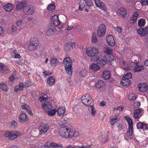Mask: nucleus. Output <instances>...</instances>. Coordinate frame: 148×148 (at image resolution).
I'll return each instance as SVG.
<instances>
[{
  "instance_id": "obj_1",
  "label": "nucleus",
  "mask_w": 148,
  "mask_h": 148,
  "mask_svg": "<svg viewBox=\"0 0 148 148\" xmlns=\"http://www.w3.org/2000/svg\"><path fill=\"white\" fill-rule=\"evenodd\" d=\"M60 135L63 137L71 138L72 136H77L78 133L74 128H72L69 129L66 126L61 127L59 130Z\"/></svg>"
},
{
  "instance_id": "obj_2",
  "label": "nucleus",
  "mask_w": 148,
  "mask_h": 148,
  "mask_svg": "<svg viewBox=\"0 0 148 148\" xmlns=\"http://www.w3.org/2000/svg\"><path fill=\"white\" fill-rule=\"evenodd\" d=\"M125 119L127 121L128 124V127L125 134V136L129 138L132 139V137L133 132V124L132 119L128 116H125Z\"/></svg>"
},
{
  "instance_id": "obj_3",
  "label": "nucleus",
  "mask_w": 148,
  "mask_h": 148,
  "mask_svg": "<svg viewBox=\"0 0 148 148\" xmlns=\"http://www.w3.org/2000/svg\"><path fill=\"white\" fill-rule=\"evenodd\" d=\"M63 62L66 73L69 75H71L72 73L71 59L69 57H67L64 59Z\"/></svg>"
},
{
  "instance_id": "obj_4",
  "label": "nucleus",
  "mask_w": 148,
  "mask_h": 148,
  "mask_svg": "<svg viewBox=\"0 0 148 148\" xmlns=\"http://www.w3.org/2000/svg\"><path fill=\"white\" fill-rule=\"evenodd\" d=\"M112 58H107L106 56H102L100 57H99L97 60L96 61L97 63L99 64L101 66H103L106 64V62H111L112 61Z\"/></svg>"
},
{
  "instance_id": "obj_5",
  "label": "nucleus",
  "mask_w": 148,
  "mask_h": 148,
  "mask_svg": "<svg viewBox=\"0 0 148 148\" xmlns=\"http://www.w3.org/2000/svg\"><path fill=\"white\" fill-rule=\"evenodd\" d=\"M82 102L86 106H89L93 104V101L90 95L88 94H85L81 98Z\"/></svg>"
},
{
  "instance_id": "obj_6",
  "label": "nucleus",
  "mask_w": 148,
  "mask_h": 148,
  "mask_svg": "<svg viewBox=\"0 0 148 148\" xmlns=\"http://www.w3.org/2000/svg\"><path fill=\"white\" fill-rule=\"evenodd\" d=\"M20 134V132L18 131L14 130L6 132L5 134V136L11 140L16 139Z\"/></svg>"
},
{
  "instance_id": "obj_7",
  "label": "nucleus",
  "mask_w": 148,
  "mask_h": 148,
  "mask_svg": "<svg viewBox=\"0 0 148 148\" xmlns=\"http://www.w3.org/2000/svg\"><path fill=\"white\" fill-rule=\"evenodd\" d=\"M98 50L95 47H92L87 49L86 52L88 56L94 57L97 56L98 54Z\"/></svg>"
},
{
  "instance_id": "obj_8",
  "label": "nucleus",
  "mask_w": 148,
  "mask_h": 148,
  "mask_svg": "<svg viewBox=\"0 0 148 148\" xmlns=\"http://www.w3.org/2000/svg\"><path fill=\"white\" fill-rule=\"evenodd\" d=\"M23 12L26 14L31 15L34 13V9L33 6L27 5L23 7Z\"/></svg>"
},
{
  "instance_id": "obj_9",
  "label": "nucleus",
  "mask_w": 148,
  "mask_h": 148,
  "mask_svg": "<svg viewBox=\"0 0 148 148\" xmlns=\"http://www.w3.org/2000/svg\"><path fill=\"white\" fill-rule=\"evenodd\" d=\"M106 32L105 26L104 25L101 24L98 27L97 35L99 37H102L105 34Z\"/></svg>"
},
{
  "instance_id": "obj_10",
  "label": "nucleus",
  "mask_w": 148,
  "mask_h": 148,
  "mask_svg": "<svg viewBox=\"0 0 148 148\" xmlns=\"http://www.w3.org/2000/svg\"><path fill=\"white\" fill-rule=\"evenodd\" d=\"M49 129L48 125L46 124H42L39 127V134L40 135L45 134L47 132Z\"/></svg>"
},
{
  "instance_id": "obj_11",
  "label": "nucleus",
  "mask_w": 148,
  "mask_h": 148,
  "mask_svg": "<svg viewBox=\"0 0 148 148\" xmlns=\"http://www.w3.org/2000/svg\"><path fill=\"white\" fill-rule=\"evenodd\" d=\"M56 31V29L53 25H49L47 28L46 33L47 35L48 36H52L53 35Z\"/></svg>"
},
{
  "instance_id": "obj_12",
  "label": "nucleus",
  "mask_w": 148,
  "mask_h": 148,
  "mask_svg": "<svg viewBox=\"0 0 148 148\" xmlns=\"http://www.w3.org/2000/svg\"><path fill=\"white\" fill-rule=\"evenodd\" d=\"M137 32L139 35L142 36H144L148 34V27L140 28L137 30Z\"/></svg>"
},
{
  "instance_id": "obj_13",
  "label": "nucleus",
  "mask_w": 148,
  "mask_h": 148,
  "mask_svg": "<svg viewBox=\"0 0 148 148\" xmlns=\"http://www.w3.org/2000/svg\"><path fill=\"white\" fill-rule=\"evenodd\" d=\"M94 1L97 7L104 11H106L107 10V8L106 5L103 3L101 2L100 0H94Z\"/></svg>"
},
{
  "instance_id": "obj_14",
  "label": "nucleus",
  "mask_w": 148,
  "mask_h": 148,
  "mask_svg": "<svg viewBox=\"0 0 148 148\" xmlns=\"http://www.w3.org/2000/svg\"><path fill=\"white\" fill-rule=\"evenodd\" d=\"M106 41L108 44L111 46H114L115 45V42L113 36L112 35H109L106 38Z\"/></svg>"
},
{
  "instance_id": "obj_15",
  "label": "nucleus",
  "mask_w": 148,
  "mask_h": 148,
  "mask_svg": "<svg viewBox=\"0 0 148 148\" xmlns=\"http://www.w3.org/2000/svg\"><path fill=\"white\" fill-rule=\"evenodd\" d=\"M42 106L43 109L46 111L50 110L52 108L51 103L48 101H45L42 103Z\"/></svg>"
},
{
  "instance_id": "obj_16",
  "label": "nucleus",
  "mask_w": 148,
  "mask_h": 148,
  "mask_svg": "<svg viewBox=\"0 0 148 148\" xmlns=\"http://www.w3.org/2000/svg\"><path fill=\"white\" fill-rule=\"evenodd\" d=\"M104 52L106 54L105 56L107 58H112V61L114 59V57L111 55L112 53V50L111 49H110L108 47H105L103 49Z\"/></svg>"
},
{
  "instance_id": "obj_17",
  "label": "nucleus",
  "mask_w": 148,
  "mask_h": 148,
  "mask_svg": "<svg viewBox=\"0 0 148 148\" xmlns=\"http://www.w3.org/2000/svg\"><path fill=\"white\" fill-rule=\"evenodd\" d=\"M138 86L139 90L142 92H145L148 89V85L145 83H140Z\"/></svg>"
},
{
  "instance_id": "obj_18",
  "label": "nucleus",
  "mask_w": 148,
  "mask_h": 148,
  "mask_svg": "<svg viewBox=\"0 0 148 148\" xmlns=\"http://www.w3.org/2000/svg\"><path fill=\"white\" fill-rule=\"evenodd\" d=\"M44 146L48 148H56L58 147H62L60 145L54 143L47 142L44 144Z\"/></svg>"
},
{
  "instance_id": "obj_19",
  "label": "nucleus",
  "mask_w": 148,
  "mask_h": 148,
  "mask_svg": "<svg viewBox=\"0 0 148 148\" xmlns=\"http://www.w3.org/2000/svg\"><path fill=\"white\" fill-rule=\"evenodd\" d=\"M19 121L21 123H25L28 120L27 114L25 113H22L19 116Z\"/></svg>"
},
{
  "instance_id": "obj_20",
  "label": "nucleus",
  "mask_w": 148,
  "mask_h": 148,
  "mask_svg": "<svg viewBox=\"0 0 148 148\" xmlns=\"http://www.w3.org/2000/svg\"><path fill=\"white\" fill-rule=\"evenodd\" d=\"M52 20L54 25L55 26L59 25L60 23L59 19L58 16V15H54L52 17Z\"/></svg>"
},
{
  "instance_id": "obj_21",
  "label": "nucleus",
  "mask_w": 148,
  "mask_h": 148,
  "mask_svg": "<svg viewBox=\"0 0 148 148\" xmlns=\"http://www.w3.org/2000/svg\"><path fill=\"white\" fill-rule=\"evenodd\" d=\"M138 129H143L144 130L148 129V125L147 124L141 122L138 123L136 125Z\"/></svg>"
},
{
  "instance_id": "obj_22",
  "label": "nucleus",
  "mask_w": 148,
  "mask_h": 148,
  "mask_svg": "<svg viewBox=\"0 0 148 148\" xmlns=\"http://www.w3.org/2000/svg\"><path fill=\"white\" fill-rule=\"evenodd\" d=\"M66 111V110L64 107H60L56 110V112L58 116L62 117L64 115V114Z\"/></svg>"
},
{
  "instance_id": "obj_23",
  "label": "nucleus",
  "mask_w": 148,
  "mask_h": 148,
  "mask_svg": "<svg viewBox=\"0 0 148 148\" xmlns=\"http://www.w3.org/2000/svg\"><path fill=\"white\" fill-rule=\"evenodd\" d=\"M102 75L105 79H109L111 77L110 72L109 71H104L102 73Z\"/></svg>"
},
{
  "instance_id": "obj_24",
  "label": "nucleus",
  "mask_w": 148,
  "mask_h": 148,
  "mask_svg": "<svg viewBox=\"0 0 148 148\" xmlns=\"http://www.w3.org/2000/svg\"><path fill=\"white\" fill-rule=\"evenodd\" d=\"M121 84L124 86H127L131 84V81L123 77V79L121 81Z\"/></svg>"
},
{
  "instance_id": "obj_25",
  "label": "nucleus",
  "mask_w": 148,
  "mask_h": 148,
  "mask_svg": "<svg viewBox=\"0 0 148 148\" xmlns=\"http://www.w3.org/2000/svg\"><path fill=\"white\" fill-rule=\"evenodd\" d=\"M138 62L136 63V65L134 66L133 71L134 72H137L141 71L144 69V66L143 65H138Z\"/></svg>"
},
{
  "instance_id": "obj_26",
  "label": "nucleus",
  "mask_w": 148,
  "mask_h": 148,
  "mask_svg": "<svg viewBox=\"0 0 148 148\" xmlns=\"http://www.w3.org/2000/svg\"><path fill=\"white\" fill-rule=\"evenodd\" d=\"M141 112V110L140 109H136L134 112L133 114V118L135 119L140 117L141 115L140 113Z\"/></svg>"
},
{
  "instance_id": "obj_27",
  "label": "nucleus",
  "mask_w": 148,
  "mask_h": 148,
  "mask_svg": "<svg viewBox=\"0 0 148 148\" xmlns=\"http://www.w3.org/2000/svg\"><path fill=\"white\" fill-rule=\"evenodd\" d=\"M3 8L6 11L10 12L13 10L14 7L12 4L9 3L4 5Z\"/></svg>"
},
{
  "instance_id": "obj_28",
  "label": "nucleus",
  "mask_w": 148,
  "mask_h": 148,
  "mask_svg": "<svg viewBox=\"0 0 148 148\" xmlns=\"http://www.w3.org/2000/svg\"><path fill=\"white\" fill-rule=\"evenodd\" d=\"M119 14L122 17H124L127 14V10L124 8H120L119 10Z\"/></svg>"
},
{
  "instance_id": "obj_29",
  "label": "nucleus",
  "mask_w": 148,
  "mask_h": 148,
  "mask_svg": "<svg viewBox=\"0 0 148 148\" xmlns=\"http://www.w3.org/2000/svg\"><path fill=\"white\" fill-rule=\"evenodd\" d=\"M21 107L24 110H26L29 114L32 115V111L30 108V107L29 105L27 104L23 105L21 106Z\"/></svg>"
},
{
  "instance_id": "obj_30",
  "label": "nucleus",
  "mask_w": 148,
  "mask_h": 148,
  "mask_svg": "<svg viewBox=\"0 0 148 148\" xmlns=\"http://www.w3.org/2000/svg\"><path fill=\"white\" fill-rule=\"evenodd\" d=\"M55 82V80L53 77H49L47 79V83L48 84L52 86L54 84Z\"/></svg>"
},
{
  "instance_id": "obj_31",
  "label": "nucleus",
  "mask_w": 148,
  "mask_h": 148,
  "mask_svg": "<svg viewBox=\"0 0 148 148\" xmlns=\"http://www.w3.org/2000/svg\"><path fill=\"white\" fill-rule=\"evenodd\" d=\"M105 86V83L101 80H99L95 84L96 87L97 88H103Z\"/></svg>"
},
{
  "instance_id": "obj_32",
  "label": "nucleus",
  "mask_w": 148,
  "mask_h": 148,
  "mask_svg": "<svg viewBox=\"0 0 148 148\" xmlns=\"http://www.w3.org/2000/svg\"><path fill=\"white\" fill-rule=\"evenodd\" d=\"M90 68L93 71H95L99 70L100 68L97 64L93 63L90 66Z\"/></svg>"
},
{
  "instance_id": "obj_33",
  "label": "nucleus",
  "mask_w": 148,
  "mask_h": 148,
  "mask_svg": "<svg viewBox=\"0 0 148 148\" xmlns=\"http://www.w3.org/2000/svg\"><path fill=\"white\" fill-rule=\"evenodd\" d=\"M29 42V44L36 47L38 46L39 44V40L38 39H34L33 40H30Z\"/></svg>"
},
{
  "instance_id": "obj_34",
  "label": "nucleus",
  "mask_w": 148,
  "mask_h": 148,
  "mask_svg": "<svg viewBox=\"0 0 148 148\" xmlns=\"http://www.w3.org/2000/svg\"><path fill=\"white\" fill-rule=\"evenodd\" d=\"M25 3L24 2H19L16 5V8L18 10H21L22 8L25 5Z\"/></svg>"
},
{
  "instance_id": "obj_35",
  "label": "nucleus",
  "mask_w": 148,
  "mask_h": 148,
  "mask_svg": "<svg viewBox=\"0 0 148 148\" xmlns=\"http://www.w3.org/2000/svg\"><path fill=\"white\" fill-rule=\"evenodd\" d=\"M55 8V4L53 3H51L49 4L47 7V10L50 13L54 10Z\"/></svg>"
},
{
  "instance_id": "obj_36",
  "label": "nucleus",
  "mask_w": 148,
  "mask_h": 148,
  "mask_svg": "<svg viewBox=\"0 0 148 148\" xmlns=\"http://www.w3.org/2000/svg\"><path fill=\"white\" fill-rule=\"evenodd\" d=\"M72 45L71 44L67 43H66L64 45V48L66 51H70L71 49L72 48Z\"/></svg>"
},
{
  "instance_id": "obj_37",
  "label": "nucleus",
  "mask_w": 148,
  "mask_h": 148,
  "mask_svg": "<svg viewBox=\"0 0 148 148\" xmlns=\"http://www.w3.org/2000/svg\"><path fill=\"white\" fill-rule=\"evenodd\" d=\"M86 1L85 0H80L79 8L80 10H81L84 7L86 4Z\"/></svg>"
},
{
  "instance_id": "obj_38",
  "label": "nucleus",
  "mask_w": 148,
  "mask_h": 148,
  "mask_svg": "<svg viewBox=\"0 0 148 148\" xmlns=\"http://www.w3.org/2000/svg\"><path fill=\"white\" fill-rule=\"evenodd\" d=\"M58 62V61L56 59L53 58L51 59L50 62L51 66H55L57 65Z\"/></svg>"
},
{
  "instance_id": "obj_39",
  "label": "nucleus",
  "mask_w": 148,
  "mask_h": 148,
  "mask_svg": "<svg viewBox=\"0 0 148 148\" xmlns=\"http://www.w3.org/2000/svg\"><path fill=\"white\" fill-rule=\"evenodd\" d=\"M49 116H52L54 115L56 112V109H54L53 110H48L46 111Z\"/></svg>"
},
{
  "instance_id": "obj_40",
  "label": "nucleus",
  "mask_w": 148,
  "mask_h": 148,
  "mask_svg": "<svg viewBox=\"0 0 148 148\" xmlns=\"http://www.w3.org/2000/svg\"><path fill=\"white\" fill-rule=\"evenodd\" d=\"M91 41L93 43H96L98 42V39L95 33H92Z\"/></svg>"
},
{
  "instance_id": "obj_41",
  "label": "nucleus",
  "mask_w": 148,
  "mask_h": 148,
  "mask_svg": "<svg viewBox=\"0 0 148 148\" xmlns=\"http://www.w3.org/2000/svg\"><path fill=\"white\" fill-rule=\"evenodd\" d=\"M68 121L67 120L64 119H62L61 120L59 121V124L60 126H64L66 125Z\"/></svg>"
},
{
  "instance_id": "obj_42",
  "label": "nucleus",
  "mask_w": 148,
  "mask_h": 148,
  "mask_svg": "<svg viewBox=\"0 0 148 148\" xmlns=\"http://www.w3.org/2000/svg\"><path fill=\"white\" fill-rule=\"evenodd\" d=\"M90 108H91V114L93 116H95L96 112V110L93 104L89 106Z\"/></svg>"
},
{
  "instance_id": "obj_43",
  "label": "nucleus",
  "mask_w": 148,
  "mask_h": 148,
  "mask_svg": "<svg viewBox=\"0 0 148 148\" xmlns=\"http://www.w3.org/2000/svg\"><path fill=\"white\" fill-rule=\"evenodd\" d=\"M145 20L141 18L139 19L138 21V24L139 26H143L145 25Z\"/></svg>"
},
{
  "instance_id": "obj_44",
  "label": "nucleus",
  "mask_w": 148,
  "mask_h": 148,
  "mask_svg": "<svg viewBox=\"0 0 148 148\" xmlns=\"http://www.w3.org/2000/svg\"><path fill=\"white\" fill-rule=\"evenodd\" d=\"M46 55L45 51L43 49H40V56L42 58H44Z\"/></svg>"
},
{
  "instance_id": "obj_45",
  "label": "nucleus",
  "mask_w": 148,
  "mask_h": 148,
  "mask_svg": "<svg viewBox=\"0 0 148 148\" xmlns=\"http://www.w3.org/2000/svg\"><path fill=\"white\" fill-rule=\"evenodd\" d=\"M48 97L47 95H44L43 96H40L39 98V100L40 101L42 102L44 101H45L47 100Z\"/></svg>"
},
{
  "instance_id": "obj_46",
  "label": "nucleus",
  "mask_w": 148,
  "mask_h": 148,
  "mask_svg": "<svg viewBox=\"0 0 148 148\" xmlns=\"http://www.w3.org/2000/svg\"><path fill=\"white\" fill-rule=\"evenodd\" d=\"M0 88L2 90L5 91H7L6 86L4 84L1 83L0 84Z\"/></svg>"
},
{
  "instance_id": "obj_47",
  "label": "nucleus",
  "mask_w": 148,
  "mask_h": 148,
  "mask_svg": "<svg viewBox=\"0 0 148 148\" xmlns=\"http://www.w3.org/2000/svg\"><path fill=\"white\" fill-rule=\"evenodd\" d=\"M87 73L86 70L84 69L82 70L80 72L79 74L81 76L84 77L86 75Z\"/></svg>"
},
{
  "instance_id": "obj_48",
  "label": "nucleus",
  "mask_w": 148,
  "mask_h": 148,
  "mask_svg": "<svg viewBox=\"0 0 148 148\" xmlns=\"http://www.w3.org/2000/svg\"><path fill=\"white\" fill-rule=\"evenodd\" d=\"M86 6L90 8L93 5V2L91 0H87L86 1Z\"/></svg>"
},
{
  "instance_id": "obj_49",
  "label": "nucleus",
  "mask_w": 148,
  "mask_h": 148,
  "mask_svg": "<svg viewBox=\"0 0 148 148\" xmlns=\"http://www.w3.org/2000/svg\"><path fill=\"white\" fill-rule=\"evenodd\" d=\"M8 70V68L7 67H5L3 64L0 62V70L1 71H3L5 69Z\"/></svg>"
},
{
  "instance_id": "obj_50",
  "label": "nucleus",
  "mask_w": 148,
  "mask_h": 148,
  "mask_svg": "<svg viewBox=\"0 0 148 148\" xmlns=\"http://www.w3.org/2000/svg\"><path fill=\"white\" fill-rule=\"evenodd\" d=\"M36 47L35 46H33L32 45L30 44L28 47V49L29 51H34L36 48Z\"/></svg>"
},
{
  "instance_id": "obj_51",
  "label": "nucleus",
  "mask_w": 148,
  "mask_h": 148,
  "mask_svg": "<svg viewBox=\"0 0 148 148\" xmlns=\"http://www.w3.org/2000/svg\"><path fill=\"white\" fill-rule=\"evenodd\" d=\"M132 74L131 73H128L125 75L124 77L129 79L132 78Z\"/></svg>"
},
{
  "instance_id": "obj_52",
  "label": "nucleus",
  "mask_w": 148,
  "mask_h": 148,
  "mask_svg": "<svg viewBox=\"0 0 148 148\" xmlns=\"http://www.w3.org/2000/svg\"><path fill=\"white\" fill-rule=\"evenodd\" d=\"M117 120V119L116 118H114L113 119H110V122L111 124L113 125L115 123H116Z\"/></svg>"
},
{
  "instance_id": "obj_53",
  "label": "nucleus",
  "mask_w": 148,
  "mask_h": 148,
  "mask_svg": "<svg viewBox=\"0 0 148 148\" xmlns=\"http://www.w3.org/2000/svg\"><path fill=\"white\" fill-rule=\"evenodd\" d=\"M13 53L15 54V56L14 57V58H18L19 59H20L21 58V56L19 54H16V50H14L13 51Z\"/></svg>"
},
{
  "instance_id": "obj_54",
  "label": "nucleus",
  "mask_w": 148,
  "mask_h": 148,
  "mask_svg": "<svg viewBox=\"0 0 148 148\" xmlns=\"http://www.w3.org/2000/svg\"><path fill=\"white\" fill-rule=\"evenodd\" d=\"M140 105V102L138 101H135L134 103L133 106L134 108H138Z\"/></svg>"
},
{
  "instance_id": "obj_55",
  "label": "nucleus",
  "mask_w": 148,
  "mask_h": 148,
  "mask_svg": "<svg viewBox=\"0 0 148 148\" xmlns=\"http://www.w3.org/2000/svg\"><path fill=\"white\" fill-rule=\"evenodd\" d=\"M32 85V82L29 81H27L25 82V87H28Z\"/></svg>"
},
{
  "instance_id": "obj_56",
  "label": "nucleus",
  "mask_w": 148,
  "mask_h": 148,
  "mask_svg": "<svg viewBox=\"0 0 148 148\" xmlns=\"http://www.w3.org/2000/svg\"><path fill=\"white\" fill-rule=\"evenodd\" d=\"M140 3L142 5H148V0H141Z\"/></svg>"
},
{
  "instance_id": "obj_57",
  "label": "nucleus",
  "mask_w": 148,
  "mask_h": 148,
  "mask_svg": "<svg viewBox=\"0 0 148 148\" xmlns=\"http://www.w3.org/2000/svg\"><path fill=\"white\" fill-rule=\"evenodd\" d=\"M129 99L130 100H134L136 99V97L134 94H131L129 96Z\"/></svg>"
},
{
  "instance_id": "obj_58",
  "label": "nucleus",
  "mask_w": 148,
  "mask_h": 148,
  "mask_svg": "<svg viewBox=\"0 0 148 148\" xmlns=\"http://www.w3.org/2000/svg\"><path fill=\"white\" fill-rule=\"evenodd\" d=\"M116 31L118 32L119 33H121L122 32V28L120 27L119 26L117 27L116 29Z\"/></svg>"
},
{
  "instance_id": "obj_59",
  "label": "nucleus",
  "mask_w": 148,
  "mask_h": 148,
  "mask_svg": "<svg viewBox=\"0 0 148 148\" xmlns=\"http://www.w3.org/2000/svg\"><path fill=\"white\" fill-rule=\"evenodd\" d=\"M43 74L44 76H48L51 74V72L49 71H45L43 72Z\"/></svg>"
},
{
  "instance_id": "obj_60",
  "label": "nucleus",
  "mask_w": 148,
  "mask_h": 148,
  "mask_svg": "<svg viewBox=\"0 0 148 148\" xmlns=\"http://www.w3.org/2000/svg\"><path fill=\"white\" fill-rule=\"evenodd\" d=\"M90 147V145L87 144L86 145H83L82 146H79L78 147V148H88Z\"/></svg>"
},
{
  "instance_id": "obj_61",
  "label": "nucleus",
  "mask_w": 148,
  "mask_h": 148,
  "mask_svg": "<svg viewBox=\"0 0 148 148\" xmlns=\"http://www.w3.org/2000/svg\"><path fill=\"white\" fill-rule=\"evenodd\" d=\"M23 24V21L21 19L18 20L16 23V24L18 26H21Z\"/></svg>"
},
{
  "instance_id": "obj_62",
  "label": "nucleus",
  "mask_w": 148,
  "mask_h": 148,
  "mask_svg": "<svg viewBox=\"0 0 148 148\" xmlns=\"http://www.w3.org/2000/svg\"><path fill=\"white\" fill-rule=\"evenodd\" d=\"M123 125L122 124H119L117 126V127L119 130H122L123 129Z\"/></svg>"
},
{
  "instance_id": "obj_63",
  "label": "nucleus",
  "mask_w": 148,
  "mask_h": 148,
  "mask_svg": "<svg viewBox=\"0 0 148 148\" xmlns=\"http://www.w3.org/2000/svg\"><path fill=\"white\" fill-rule=\"evenodd\" d=\"M21 90V89L18 85L16 86L14 88V91L17 92L18 90Z\"/></svg>"
},
{
  "instance_id": "obj_64",
  "label": "nucleus",
  "mask_w": 148,
  "mask_h": 148,
  "mask_svg": "<svg viewBox=\"0 0 148 148\" xmlns=\"http://www.w3.org/2000/svg\"><path fill=\"white\" fill-rule=\"evenodd\" d=\"M79 146H72L71 145H68L66 148H78Z\"/></svg>"
}]
</instances>
